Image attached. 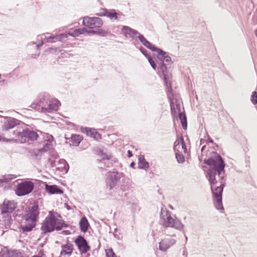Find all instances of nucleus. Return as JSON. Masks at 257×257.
<instances>
[{"instance_id":"nucleus-22","label":"nucleus","mask_w":257,"mask_h":257,"mask_svg":"<svg viewBox=\"0 0 257 257\" xmlns=\"http://www.w3.org/2000/svg\"><path fill=\"white\" fill-rule=\"evenodd\" d=\"M79 226L81 232L83 233H86L88 231L89 229L91 228L90 223L85 215L83 216L81 218L79 222Z\"/></svg>"},{"instance_id":"nucleus-20","label":"nucleus","mask_w":257,"mask_h":257,"mask_svg":"<svg viewBox=\"0 0 257 257\" xmlns=\"http://www.w3.org/2000/svg\"><path fill=\"white\" fill-rule=\"evenodd\" d=\"M52 98H50V96L48 93H41L39 95L38 101L41 107V111L44 112L45 108L49 102Z\"/></svg>"},{"instance_id":"nucleus-16","label":"nucleus","mask_w":257,"mask_h":257,"mask_svg":"<svg viewBox=\"0 0 257 257\" xmlns=\"http://www.w3.org/2000/svg\"><path fill=\"white\" fill-rule=\"evenodd\" d=\"M121 32L125 37L135 39L139 35H142L137 30L127 26H122Z\"/></svg>"},{"instance_id":"nucleus-6","label":"nucleus","mask_w":257,"mask_h":257,"mask_svg":"<svg viewBox=\"0 0 257 257\" xmlns=\"http://www.w3.org/2000/svg\"><path fill=\"white\" fill-rule=\"evenodd\" d=\"M34 189V183L29 180L18 183L15 191V194L19 197H22L31 193Z\"/></svg>"},{"instance_id":"nucleus-2","label":"nucleus","mask_w":257,"mask_h":257,"mask_svg":"<svg viewBox=\"0 0 257 257\" xmlns=\"http://www.w3.org/2000/svg\"><path fill=\"white\" fill-rule=\"evenodd\" d=\"M157 54H154L156 61L158 63L157 74L162 78L164 84L170 85L171 82L169 80V76L171 74L169 73V69L171 68L173 62L167 52L163 49L157 47L155 51Z\"/></svg>"},{"instance_id":"nucleus-61","label":"nucleus","mask_w":257,"mask_h":257,"mask_svg":"<svg viewBox=\"0 0 257 257\" xmlns=\"http://www.w3.org/2000/svg\"><path fill=\"white\" fill-rule=\"evenodd\" d=\"M69 225L63 219V221H62V229L64 228H68L69 227Z\"/></svg>"},{"instance_id":"nucleus-36","label":"nucleus","mask_w":257,"mask_h":257,"mask_svg":"<svg viewBox=\"0 0 257 257\" xmlns=\"http://www.w3.org/2000/svg\"><path fill=\"white\" fill-rule=\"evenodd\" d=\"M171 227L174 228L179 230H182L184 227V225L179 219L176 218L173 224H171Z\"/></svg>"},{"instance_id":"nucleus-18","label":"nucleus","mask_w":257,"mask_h":257,"mask_svg":"<svg viewBox=\"0 0 257 257\" xmlns=\"http://www.w3.org/2000/svg\"><path fill=\"white\" fill-rule=\"evenodd\" d=\"M176 243V240L171 238L162 239L159 244V249L162 251L165 252Z\"/></svg>"},{"instance_id":"nucleus-24","label":"nucleus","mask_w":257,"mask_h":257,"mask_svg":"<svg viewBox=\"0 0 257 257\" xmlns=\"http://www.w3.org/2000/svg\"><path fill=\"white\" fill-rule=\"evenodd\" d=\"M62 250L60 252V256L62 255H67L70 256L74 250L73 245L70 243H67L61 246Z\"/></svg>"},{"instance_id":"nucleus-54","label":"nucleus","mask_w":257,"mask_h":257,"mask_svg":"<svg viewBox=\"0 0 257 257\" xmlns=\"http://www.w3.org/2000/svg\"><path fill=\"white\" fill-rule=\"evenodd\" d=\"M30 107L35 110H39L40 109H41L39 102H33L30 105Z\"/></svg>"},{"instance_id":"nucleus-38","label":"nucleus","mask_w":257,"mask_h":257,"mask_svg":"<svg viewBox=\"0 0 257 257\" xmlns=\"http://www.w3.org/2000/svg\"><path fill=\"white\" fill-rule=\"evenodd\" d=\"M52 145L45 142L43 147L37 149V151L40 152L42 155L50 150Z\"/></svg>"},{"instance_id":"nucleus-27","label":"nucleus","mask_w":257,"mask_h":257,"mask_svg":"<svg viewBox=\"0 0 257 257\" xmlns=\"http://www.w3.org/2000/svg\"><path fill=\"white\" fill-rule=\"evenodd\" d=\"M58 164L61 166L56 168V170L62 172L63 174H66L69 171V165L65 160L61 159L58 162Z\"/></svg>"},{"instance_id":"nucleus-42","label":"nucleus","mask_w":257,"mask_h":257,"mask_svg":"<svg viewBox=\"0 0 257 257\" xmlns=\"http://www.w3.org/2000/svg\"><path fill=\"white\" fill-rule=\"evenodd\" d=\"M105 251L106 257H117L111 247L106 249Z\"/></svg>"},{"instance_id":"nucleus-57","label":"nucleus","mask_w":257,"mask_h":257,"mask_svg":"<svg viewBox=\"0 0 257 257\" xmlns=\"http://www.w3.org/2000/svg\"><path fill=\"white\" fill-rule=\"evenodd\" d=\"M176 142H178L180 144H182V143H184V139L182 135L179 136L178 137Z\"/></svg>"},{"instance_id":"nucleus-46","label":"nucleus","mask_w":257,"mask_h":257,"mask_svg":"<svg viewBox=\"0 0 257 257\" xmlns=\"http://www.w3.org/2000/svg\"><path fill=\"white\" fill-rule=\"evenodd\" d=\"M250 101L254 105L257 104V91H254L252 92L250 97Z\"/></svg>"},{"instance_id":"nucleus-49","label":"nucleus","mask_w":257,"mask_h":257,"mask_svg":"<svg viewBox=\"0 0 257 257\" xmlns=\"http://www.w3.org/2000/svg\"><path fill=\"white\" fill-rule=\"evenodd\" d=\"M139 49L140 52L145 56L146 58H147L148 56H151L150 54L148 53V50L143 46H140Z\"/></svg>"},{"instance_id":"nucleus-39","label":"nucleus","mask_w":257,"mask_h":257,"mask_svg":"<svg viewBox=\"0 0 257 257\" xmlns=\"http://www.w3.org/2000/svg\"><path fill=\"white\" fill-rule=\"evenodd\" d=\"M32 157H35L36 159L41 160L42 154L37 151V149H34L29 151Z\"/></svg>"},{"instance_id":"nucleus-41","label":"nucleus","mask_w":257,"mask_h":257,"mask_svg":"<svg viewBox=\"0 0 257 257\" xmlns=\"http://www.w3.org/2000/svg\"><path fill=\"white\" fill-rule=\"evenodd\" d=\"M77 30L78 36L81 34H84L85 33L91 35V33H90L89 31H91V28H89H89L87 29L86 28L83 27V28L77 29Z\"/></svg>"},{"instance_id":"nucleus-28","label":"nucleus","mask_w":257,"mask_h":257,"mask_svg":"<svg viewBox=\"0 0 257 257\" xmlns=\"http://www.w3.org/2000/svg\"><path fill=\"white\" fill-rule=\"evenodd\" d=\"M138 168L141 170H147L149 168V163L147 161L143 155L138 157Z\"/></svg>"},{"instance_id":"nucleus-59","label":"nucleus","mask_w":257,"mask_h":257,"mask_svg":"<svg viewBox=\"0 0 257 257\" xmlns=\"http://www.w3.org/2000/svg\"><path fill=\"white\" fill-rule=\"evenodd\" d=\"M48 162L50 163L51 167L53 168L56 166V161L52 160L50 158L48 159Z\"/></svg>"},{"instance_id":"nucleus-23","label":"nucleus","mask_w":257,"mask_h":257,"mask_svg":"<svg viewBox=\"0 0 257 257\" xmlns=\"http://www.w3.org/2000/svg\"><path fill=\"white\" fill-rule=\"evenodd\" d=\"M138 38L145 47L150 49L152 52L155 51V50L158 47L149 42L143 35H139V36H138Z\"/></svg>"},{"instance_id":"nucleus-17","label":"nucleus","mask_w":257,"mask_h":257,"mask_svg":"<svg viewBox=\"0 0 257 257\" xmlns=\"http://www.w3.org/2000/svg\"><path fill=\"white\" fill-rule=\"evenodd\" d=\"M175 103L176 106V108L179 112H180L179 114V118L180 120L183 129L184 130H186L187 129V119L185 112L184 111L183 112H181V106L179 100L176 99L175 100Z\"/></svg>"},{"instance_id":"nucleus-47","label":"nucleus","mask_w":257,"mask_h":257,"mask_svg":"<svg viewBox=\"0 0 257 257\" xmlns=\"http://www.w3.org/2000/svg\"><path fill=\"white\" fill-rule=\"evenodd\" d=\"M113 235L114 237L118 240H120L122 238V234L119 231L117 228L114 229Z\"/></svg>"},{"instance_id":"nucleus-3","label":"nucleus","mask_w":257,"mask_h":257,"mask_svg":"<svg viewBox=\"0 0 257 257\" xmlns=\"http://www.w3.org/2000/svg\"><path fill=\"white\" fill-rule=\"evenodd\" d=\"M43 132L37 129L35 126L34 127H26L23 128L22 132H18L16 134V137L21 139L22 142L26 143L29 141L34 142L38 140L40 135H42Z\"/></svg>"},{"instance_id":"nucleus-9","label":"nucleus","mask_w":257,"mask_h":257,"mask_svg":"<svg viewBox=\"0 0 257 257\" xmlns=\"http://www.w3.org/2000/svg\"><path fill=\"white\" fill-rule=\"evenodd\" d=\"M17 202L14 200L5 199L0 205L1 214L2 215L12 214L17 208Z\"/></svg>"},{"instance_id":"nucleus-30","label":"nucleus","mask_w":257,"mask_h":257,"mask_svg":"<svg viewBox=\"0 0 257 257\" xmlns=\"http://www.w3.org/2000/svg\"><path fill=\"white\" fill-rule=\"evenodd\" d=\"M83 139V137L82 136L76 134H71L70 138L73 146L75 147L78 146Z\"/></svg>"},{"instance_id":"nucleus-37","label":"nucleus","mask_w":257,"mask_h":257,"mask_svg":"<svg viewBox=\"0 0 257 257\" xmlns=\"http://www.w3.org/2000/svg\"><path fill=\"white\" fill-rule=\"evenodd\" d=\"M147 59H148V60L150 65L152 67V68L154 70H157V72L158 65V63H157V62L156 61L155 59L154 58V59L151 56H148V57Z\"/></svg>"},{"instance_id":"nucleus-62","label":"nucleus","mask_w":257,"mask_h":257,"mask_svg":"<svg viewBox=\"0 0 257 257\" xmlns=\"http://www.w3.org/2000/svg\"><path fill=\"white\" fill-rule=\"evenodd\" d=\"M252 21L253 25L257 24V17L254 15L252 18Z\"/></svg>"},{"instance_id":"nucleus-34","label":"nucleus","mask_w":257,"mask_h":257,"mask_svg":"<svg viewBox=\"0 0 257 257\" xmlns=\"http://www.w3.org/2000/svg\"><path fill=\"white\" fill-rule=\"evenodd\" d=\"M104 151V149L102 148H97L96 150L97 155L101 157L102 160H109L110 159L111 156L108 155Z\"/></svg>"},{"instance_id":"nucleus-64","label":"nucleus","mask_w":257,"mask_h":257,"mask_svg":"<svg viewBox=\"0 0 257 257\" xmlns=\"http://www.w3.org/2000/svg\"><path fill=\"white\" fill-rule=\"evenodd\" d=\"M62 233L63 234H65V235H69L71 233L70 231H69V230H64L62 231Z\"/></svg>"},{"instance_id":"nucleus-8","label":"nucleus","mask_w":257,"mask_h":257,"mask_svg":"<svg viewBox=\"0 0 257 257\" xmlns=\"http://www.w3.org/2000/svg\"><path fill=\"white\" fill-rule=\"evenodd\" d=\"M103 24V21L97 17H90L85 16L83 18L82 25L89 29V28H100Z\"/></svg>"},{"instance_id":"nucleus-7","label":"nucleus","mask_w":257,"mask_h":257,"mask_svg":"<svg viewBox=\"0 0 257 257\" xmlns=\"http://www.w3.org/2000/svg\"><path fill=\"white\" fill-rule=\"evenodd\" d=\"M74 242L81 254L86 253L90 249L91 247L88 241L82 235L80 234L77 236Z\"/></svg>"},{"instance_id":"nucleus-14","label":"nucleus","mask_w":257,"mask_h":257,"mask_svg":"<svg viewBox=\"0 0 257 257\" xmlns=\"http://www.w3.org/2000/svg\"><path fill=\"white\" fill-rule=\"evenodd\" d=\"M43 184L45 186V189L49 194H62L63 190L57 185H49L46 182L39 181V185Z\"/></svg>"},{"instance_id":"nucleus-10","label":"nucleus","mask_w":257,"mask_h":257,"mask_svg":"<svg viewBox=\"0 0 257 257\" xmlns=\"http://www.w3.org/2000/svg\"><path fill=\"white\" fill-rule=\"evenodd\" d=\"M52 212H49L48 215L43 220L41 227L42 233L46 234L54 231V222H53V215Z\"/></svg>"},{"instance_id":"nucleus-43","label":"nucleus","mask_w":257,"mask_h":257,"mask_svg":"<svg viewBox=\"0 0 257 257\" xmlns=\"http://www.w3.org/2000/svg\"><path fill=\"white\" fill-rule=\"evenodd\" d=\"M61 51H62V50H61L59 47H57V48L49 47L47 49H46L45 51L46 53H55L57 52H60Z\"/></svg>"},{"instance_id":"nucleus-50","label":"nucleus","mask_w":257,"mask_h":257,"mask_svg":"<svg viewBox=\"0 0 257 257\" xmlns=\"http://www.w3.org/2000/svg\"><path fill=\"white\" fill-rule=\"evenodd\" d=\"M101 10L103 11V12H99L95 14L98 17H107V9L105 8H101Z\"/></svg>"},{"instance_id":"nucleus-33","label":"nucleus","mask_w":257,"mask_h":257,"mask_svg":"<svg viewBox=\"0 0 257 257\" xmlns=\"http://www.w3.org/2000/svg\"><path fill=\"white\" fill-rule=\"evenodd\" d=\"M63 219L57 218L53 216V222H54V231H60L62 230Z\"/></svg>"},{"instance_id":"nucleus-26","label":"nucleus","mask_w":257,"mask_h":257,"mask_svg":"<svg viewBox=\"0 0 257 257\" xmlns=\"http://www.w3.org/2000/svg\"><path fill=\"white\" fill-rule=\"evenodd\" d=\"M30 222L26 223L25 225H21L20 228V231L23 233L29 232L31 231L36 226L37 222L34 221H29Z\"/></svg>"},{"instance_id":"nucleus-51","label":"nucleus","mask_w":257,"mask_h":257,"mask_svg":"<svg viewBox=\"0 0 257 257\" xmlns=\"http://www.w3.org/2000/svg\"><path fill=\"white\" fill-rule=\"evenodd\" d=\"M66 33H67V37L69 36L73 37H78V33H77V29H75L74 30H73L72 32L71 31H69L68 32H66Z\"/></svg>"},{"instance_id":"nucleus-60","label":"nucleus","mask_w":257,"mask_h":257,"mask_svg":"<svg viewBox=\"0 0 257 257\" xmlns=\"http://www.w3.org/2000/svg\"><path fill=\"white\" fill-rule=\"evenodd\" d=\"M180 144L178 142H175L174 143V147H173V150L175 152H178V149L177 148V147L178 146H180ZM178 148H179V147H178Z\"/></svg>"},{"instance_id":"nucleus-15","label":"nucleus","mask_w":257,"mask_h":257,"mask_svg":"<svg viewBox=\"0 0 257 257\" xmlns=\"http://www.w3.org/2000/svg\"><path fill=\"white\" fill-rule=\"evenodd\" d=\"M80 130L82 133L93 138L94 140H98L102 139L101 135L97 132L94 128L81 126Z\"/></svg>"},{"instance_id":"nucleus-19","label":"nucleus","mask_w":257,"mask_h":257,"mask_svg":"<svg viewBox=\"0 0 257 257\" xmlns=\"http://www.w3.org/2000/svg\"><path fill=\"white\" fill-rule=\"evenodd\" d=\"M131 185V181L128 178H124L121 179V184L119 188L116 190L117 196L120 197V194L124 192L128 191Z\"/></svg>"},{"instance_id":"nucleus-1","label":"nucleus","mask_w":257,"mask_h":257,"mask_svg":"<svg viewBox=\"0 0 257 257\" xmlns=\"http://www.w3.org/2000/svg\"><path fill=\"white\" fill-rule=\"evenodd\" d=\"M203 163L209 166L206 177L211 186L213 204L217 210L222 213L224 210L222 195L226 186L225 182H222L225 179L224 159L216 151H212L209 153L208 158L203 160Z\"/></svg>"},{"instance_id":"nucleus-63","label":"nucleus","mask_w":257,"mask_h":257,"mask_svg":"<svg viewBox=\"0 0 257 257\" xmlns=\"http://www.w3.org/2000/svg\"><path fill=\"white\" fill-rule=\"evenodd\" d=\"M181 146H182V149L184 150V152L186 153L187 152V147H186V144L185 143H182V144H181Z\"/></svg>"},{"instance_id":"nucleus-31","label":"nucleus","mask_w":257,"mask_h":257,"mask_svg":"<svg viewBox=\"0 0 257 257\" xmlns=\"http://www.w3.org/2000/svg\"><path fill=\"white\" fill-rule=\"evenodd\" d=\"M91 35H96L101 37H105L109 32L106 30L99 29V28H91V31H89Z\"/></svg>"},{"instance_id":"nucleus-52","label":"nucleus","mask_w":257,"mask_h":257,"mask_svg":"<svg viewBox=\"0 0 257 257\" xmlns=\"http://www.w3.org/2000/svg\"><path fill=\"white\" fill-rule=\"evenodd\" d=\"M45 39L47 42L54 43L57 42L56 38H55V36L54 35H51L49 37H46Z\"/></svg>"},{"instance_id":"nucleus-12","label":"nucleus","mask_w":257,"mask_h":257,"mask_svg":"<svg viewBox=\"0 0 257 257\" xmlns=\"http://www.w3.org/2000/svg\"><path fill=\"white\" fill-rule=\"evenodd\" d=\"M4 118H7V120L4 122L2 126V131H8L9 130L12 129L16 126L20 125L22 124L28 125L21 120L14 117L6 116L4 117Z\"/></svg>"},{"instance_id":"nucleus-55","label":"nucleus","mask_w":257,"mask_h":257,"mask_svg":"<svg viewBox=\"0 0 257 257\" xmlns=\"http://www.w3.org/2000/svg\"><path fill=\"white\" fill-rule=\"evenodd\" d=\"M3 142H7V143H19V140L18 139H7L5 137L3 138Z\"/></svg>"},{"instance_id":"nucleus-13","label":"nucleus","mask_w":257,"mask_h":257,"mask_svg":"<svg viewBox=\"0 0 257 257\" xmlns=\"http://www.w3.org/2000/svg\"><path fill=\"white\" fill-rule=\"evenodd\" d=\"M160 219L162 222V225L165 227H171L175 219L171 215L170 212L167 209L162 208L160 212Z\"/></svg>"},{"instance_id":"nucleus-29","label":"nucleus","mask_w":257,"mask_h":257,"mask_svg":"<svg viewBox=\"0 0 257 257\" xmlns=\"http://www.w3.org/2000/svg\"><path fill=\"white\" fill-rule=\"evenodd\" d=\"M107 12V17L111 20H118L119 16H123L122 13L120 12H116L114 9L108 10Z\"/></svg>"},{"instance_id":"nucleus-58","label":"nucleus","mask_w":257,"mask_h":257,"mask_svg":"<svg viewBox=\"0 0 257 257\" xmlns=\"http://www.w3.org/2000/svg\"><path fill=\"white\" fill-rule=\"evenodd\" d=\"M206 136H207V139L206 140V143L207 144L208 143H211V144H214V141L212 140V139L208 135V134L206 133Z\"/></svg>"},{"instance_id":"nucleus-5","label":"nucleus","mask_w":257,"mask_h":257,"mask_svg":"<svg viewBox=\"0 0 257 257\" xmlns=\"http://www.w3.org/2000/svg\"><path fill=\"white\" fill-rule=\"evenodd\" d=\"M40 208L38 202H34L26 208L23 218L26 221H34L38 222L39 218Z\"/></svg>"},{"instance_id":"nucleus-21","label":"nucleus","mask_w":257,"mask_h":257,"mask_svg":"<svg viewBox=\"0 0 257 257\" xmlns=\"http://www.w3.org/2000/svg\"><path fill=\"white\" fill-rule=\"evenodd\" d=\"M0 257H20V255L16 250L9 249L7 247H4L1 248Z\"/></svg>"},{"instance_id":"nucleus-44","label":"nucleus","mask_w":257,"mask_h":257,"mask_svg":"<svg viewBox=\"0 0 257 257\" xmlns=\"http://www.w3.org/2000/svg\"><path fill=\"white\" fill-rule=\"evenodd\" d=\"M67 38V35L66 32L60 33L58 35L55 36V38H56V41H62L64 39Z\"/></svg>"},{"instance_id":"nucleus-48","label":"nucleus","mask_w":257,"mask_h":257,"mask_svg":"<svg viewBox=\"0 0 257 257\" xmlns=\"http://www.w3.org/2000/svg\"><path fill=\"white\" fill-rule=\"evenodd\" d=\"M49 154L52 158L55 159H56L59 158V155L55 150V149L53 148H51L49 150Z\"/></svg>"},{"instance_id":"nucleus-56","label":"nucleus","mask_w":257,"mask_h":257,"mask_svg":"<svg viewBox=\"0 0 257 257\" xmlns=\"http://www.w3.org/2000/svg\"><path fill=\"white\" fill-rule=\"evenodd\" d=\"M49 212H52L53 213H52V215L53 216H55V217H56L57 218H59V219H61L62 218V216L60 214L57 213V212H55L53 210H51V211H49Z\"/></svg>"},{"instance_id":"nucleus-32","label":"nucleus","mask_w":257,"mask_h":257,"mask_svg":"<svg viewBox=\"0 0 257 257\" xmlns=\"http://www.w3.org/2000/svg\"><path fill=\"white\" fill-rule=\"evenodd\" d=\"M3 218L5 228L7 229H12L11 226L13 220L11 214H6V215L4 216Z\"/></svg>"},{"instance_id":"nucleus-53","label":"nucleus","mask_w":257,"mask_h":257,"mask_svg":"<svg viewBox=\"0 0 257 257\" xmlns=\"http://www.w3.org/2000/svg\"><path fill=\"white\" fill-rule=\"evenodd\" d=\"M12 176L11 175H5L3 176V179L2 180V183L3 182H8L12 180V178L10 177H12Z\"/></svg>"},{"instance_id":"nucleus-4","label":"nucleus","mask_w":257,"mask_h":257,"mask_svg":"<svg viewBox=\"0 0 257 257\" xmlns=\"http://www.w3.org/2000/svg\"><path fill=\"white\" fill-rule=\"evenodd\" d=\"M106 185L109 190L115 188L121 178L122 179L126 178L123 173L119 172L115 169H114L112 171L107 172L106 174Z\"/></svg>"},{"instance_id":"nucleus-35","label":"nucleus","mask_w":257,"mask_h":257,"mask_svg":"<svg viewBox=\"0 0 257 257\" xmlns=\"http://www.w3.org/2000/svg\"><path fill=\"white\" fill-rule=\"evenodd\" d=\"M41 135L43 136L45 142L52 145V142H55L54 137L52 135L43 132Z\"/></svg>"},{"instance_id":"nucleus-25","label":"nucleus","mask_w":257,"mask_h":257,"mask_svg":"<svg viewBox=\"0 0 257 257\" xmlns=\"http://www.w3.org/2000/svg\"><path fill=\"white\" fill-rule=\"evenodd\" d=\"M55 102L53 103L52 99L47 104L43 112H51L53 110H57L58 107L61 104L60 101L57 99H55Z\"/></svg>"},{"instance_id":"nucleus-40","label":"nucleus","mask_w":257,"mask_h":257,"mask_svg":"<svg viewBox=\"0 0 257 257\" xmlns=\"http://www.w3.org/2000/svg\"><path fill=\"white\" fill-rule=\"evenodd\" d=\"M175 157L177 162L179 164L183 163L185 161V156L182 153L180 154L179 151L175 152Z\"/></svg>"},{"instance_id":"nucleus-11","label":"nucleus","mask_w":257,"mask_h":257,"mask_svg":"<svg viewBox=\"0 0 257 257\" xmlns=\"http://www.w3.org/2000/svg\"><path fill=\"white\" fill-rule=\"evenodd\" d=\"M166 87V92L167 97L170 102L171 113L174 118H176L177 120L178 119V116L177 111L178 110L175 107V104L174 102L173 95V89L172 88V84H170V85H165Z\"/></svg>"},{"instance_id":"nucleus-45","label":"nucleus","mask_w":257,"mask_h":257,"mask_svg":"<svg viewBox=\"0 0 257 257\" xmlns=\"http://www.w3.org/2000/svg\"><path fill=\"white\" fill-rule=\"evenodd\" d=\"M130 194L128 191L124 192L122 194H120V198L122 200L124 201H128L130 198Z\"/></svg>"}]
</instances>
